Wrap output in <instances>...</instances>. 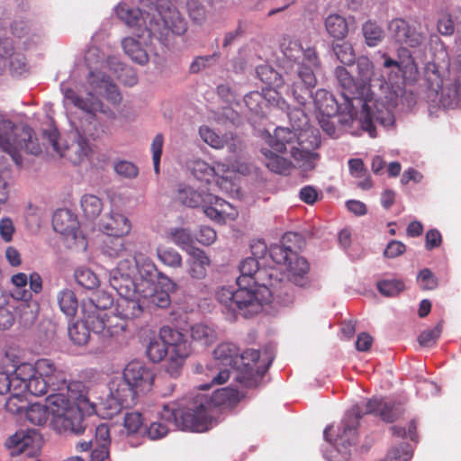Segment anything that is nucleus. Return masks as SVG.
<instances>
[{
	"label": "nucleus",
	"mask_w": 461,
	"mask_h": 461,
	"mask_svg": "<svg viewBox=\"0 0 461 461\" xmlns=\"http://www.w3.org/2000/svg\"><path fill=\"white\" fill-rule=\"evenodd\" d=\"M240 276L235 289L223 286L217 291L216 297L232 316L240 313L249 318L258 313L264 304L276 301L288 305L294 300V292L288 281L279 277L275 268L261 269L255 258H247L240 265ZM280 275L283 276L282 273Z\"/></svg>",
	"instance_id": "obj_1"
},
{
	"label": "nucleus",
	"mask_w": 461,
	"mask_h": 461,
	"mask_svg": "<svg viewBox=\"0 0 461 461\" xmlns=\"http://www.w3.org/2000/svg\"><path fill=\"white\" fill-rule=\"evenodd\" d=\"M67 394L60 393L50 397V404L58 415V421L65 428L71 429V433L80 435L86 430L83 424L84 415L96 413L103 419H112L123 408H130L137 403L131 390L120 381H111L109 393L99 402H92L88 392L82 382L73 381L67 387Z\"/></svg>",
	"instance_id": "obj_2"
},
{
	"label": "nucleus",
	"mask_w": 461,
	"mask_h": 461,
	"mask_svg": "<svg viewBox=\"0 0 461 461\" xmlns=\"http://www.w3.org/2000/svg\"><path fill=\"white\" fill-rule=\"evenodd\" d=\"M60 89L64 95V104H72L85 112L86 115L80 120L79 125L70 132L69 144L61 148L57 132L50 135V141L59 157L77 165L86 159L92 153L91 140L99 139L105 132V126L95 115L96 112H104V105L97 97L84 98L81 90L67 83H62Z\"/></svg>",
	"instance_id": "obj_3"
},
{
	"label": "nucleus",
	"mask_w": 461,
	"mask_h": 461,
	"mask_svg": "<svg viewBox=\"0 0 461 461\" xmlns=\"http://www.w3.org/2000/svg\"><path fill=\"white\" fill-rule=\"evenodd\" d=\"M338 82L342 88L341 96L345 101V110H348V121L357 122L362 130L370 137L377 136L375 126L380 124L389 128L394 123V116L391 107L393 101L385 105L384 102L375 98L366 86L356 83L350 73L343 67H338L335 71Z\"/></svg>",
	"instance_id": "obj_4"
},
{
	"label": "nucleus",
	"mask_w": 461,
	"mask_h": 461,
	"mask_svg": "<svg viewBox=\"0 0 461 461\" xmlns=\"http://www.w3.org/2000/svg\"><path fill=\"white\" fill-rule=\"evenodd\" d=\"M140 7H131L126 3L117 5L115 12L118 18L127 26L143 30L150 39L155 37L160 41L167 39L169 33L183 35L187 31V22L175 8L169 0H139Z\"/></svg>",
	"instance_id": "obj_5"
},
{
	"label": "nucleus",
	"mask_w": 461,
	"mask_h": 461,
	"mask_svg": "<svg viewBox=\"0 0 461 461\" xmlns=\"http://www.w3.org/2000/svg\"><path fill=\"white\" fill-rule=\"evenodd\" d=\"M184 401L185 409L180 412V416L176 409L166 408L163 417H173L175 424L182 430L204 432L212 427L221 409L230 408L239 402V393L235 388L224 387L212 395L199 393L193 399Z\"/></svg>",
	"instance_id": "obj_6"
},
{
	"label": "nucleus",
	"mask_w": 461,
	"mask_h": 461,
	"mask_svg": "<svg viewBox=\"0 0 461 461\" xmlns=\"http://www.w3.org/2000/svg\"><path fill=\"white\" fill-rule=\"evenodd\" d=\"M213 368H211L212 383L221 384L230 375L244 387H254L264 376L266 368L258 364L260 353L247 349L240 353L238 347L230 342L220 344L213 351Z\"/></svg>",
	"instance_id": "obj_7"
},
{
	"label": "nucleus",
	"mask_w": 461,
	"mask_h": 461,
	"mask_svg": "<svg viewBox=\"0 0 461 461\" xmlns=\"http://www.w3.org/2000/svg\"><path fill=\"white\" fill-rule=\"evenodd\" d=\"M280 50L284 55V68L290 75L291 92L300 104H303L307 97L312 96V89L317 80L315 71L321 63L313 48L303 49L300 41L289 35L284 36Z\"/></svg>",
	"instance_id": "obj_8"
},
{
	"label": "nucleus",
	"mask_w": 461,
	"mask_h": 461,
	"mask_svg": "<svg viewBox=\"0 0 461 461\" xmlns=\"http://www.w3.org/2000/svg\"><path fill=\"white\" fill-rule=\"evenodd\" d=\"M288 118L293 130L277 127L269 134L267 143L270 148L283 152L290 149L291 157L297 162L308 166L314 158V153L321 141L315 130L310 128L307 115L302 109L288 112Z\"/></svg>",
	"instance_id": "obj_9"
},
{
	"label": "nucleus",
	"mask_w": 461,
	"mask_h": 461,
	"mask_svg": "<svg viewBox=\"0 0 461 461\" xmlns=\"http://www.w3.org/2000/svg\"><path fill=\"white\" fill-rule=\"evenodd\" d=\"M85 61L90 69L87 76V86L85 89L86 96L84 98L100 97L105 98L112 104H119L122 95L117 86L113 83L110 76L106 75L104 69L108 68L113 74L117 75L122 71L129 77L125 84L133 86L137 83V77L131 68H123L117 57H108L98 47L92 46L88 48L85 55Z\"/></svg>",
	"instance_id": "obj_10"
},
{
	"label": "nucleus",
	"mask_w": 461,
	"mask_h": 461,
	"mask_svg": "<svg viewBox=\"0 0 461 461\" xmlns=\"http://www.w3.org/2000/svg\"><path fill=\"white\" fill-rule=\"evenodd\" d=\"M400 412L399 407L390 402L377 398L370 399L366 403L365 411L358 405H355L345 413L335 438L330 433L331 426L324 429L323 436L325 440L334 444L338 451L346 456L350 454L348 447L354 446L357 441V427L364 413H376L384 421L392 422L400 415Z\"/></svg>",
	"instance_id": "obj_11"
},
{
	"label": "nucleus",
	"mask_w": 461,
	"mask_h": 461,
	"mask_svg": "<svg viewBox=\"0 0 461 461\" xmlns=\"http://www.w3.org/2000/svg\"><path fill=\"white\" fill-rule=\"evenodd\" d=\"M134 271V267L129 262H120L110 273V285L120 296L113 317L117 318L113 323H124V329L121 333L126 329V320L139 318L145 307L144 300L139 294V285L131 278Z\"/></svg>",
	"instance_id": "obj_12"
},
{
	"label": "nucleus",
	"mask_w": 461,
	"mask_h": 461,
	"mask_svg": "<svg viewBox=\"0 0 461 461\" xmlns=\"http://www.w3.org/2000/svg\"><path fill=\"white\" fill-rule=\"evenodd\" d=\"M382 58L384 59L382 66L387 70V79L383 75L377 76L373 62L367 57L362 56L357 59L360 86H366L371 92H373L372 87L376 86L380 90L388 89L389 85L395 83L401 76H411L417 72V65L410 54L405 59L400 61L393 59L387 54H383Z\"/></svg>",
	"instance_id": "obj_13"
},
{
	"label": "nucleus",
	"mask_w": 461,
	"mask_h": 461,
	"mask_svg": "<svg viewBox=\"0 0 461 461\" xmlns=\"http://www.w3.org/2000/svg\"><path fill=\"white\" fill-rule=\"evenodd\" d=\"M0 148L9 154L17 165L22 163L21 150L33 155L41 152V147L33 138L32 129L16 126L1 111Z\"/></svg>",
	"instance_id": "obj_14"
},
{
	"label": "nucleus",
	"mask_w": 461,
	"mask_h": 461,
	"mask_svg": "<svg viewBox=\"0 0 461 461\" xmlns=\"http://www.w3.org/2000/svg\"><path fill=\"white\" fill-rule=\"evenodd\" d=\"M178 200L189 207L202 206L205 215L218 222L234 220L238 212L225 200L212 194L199 192L190 186H181L178 190Z\"/></svg>",
	"instance_id": "obj_15"
},
{
	"label": "nucleus",
	"mask_w": 461,
	"mask_h": 461,
	"mask_svg": "<svg viewBox=\"0 0 461 461\" xmlns=\"http://www.w3.org/2000/svg\"><path fill=\"white\" fill-rule=\"evenodd\" d=\"M116 317L104 321V315L84 314V320L77 321L68 327V336L71 341L77 346H85L90 339V330L101 334L104 338L115 337L121 334L124 329V323H113Z\"/></svg>",
	"instance_id": "obj_16"
},
{
	"label": "nucleus",
	"mask_w": 461,
	"mask_h": 461,
	"mask_svg": "<svg viewBox=\"0 0 461 461\" xmlns=\"http://www.w3.org/2000/svg\"><path fill=\"white\" fill-rule=\"evenodd\" d=\"M159 339L169 350V365L167 373L171 377H177L186 357L191 354L192 348L186 336L179 330L171 326H163L159 330Z\"/></svg>",
	"instance_id": "obj_17"
},
{
	"label": "nucleus",
	"mask_w": 461,
	"mask_h": 461,
	"mask_svg": "<svg viewBox=\"0 0 461 461\" xmlns=\"http://www.w3.org/2000/svg\"><path fill=\"white\" fill-rule=\"evenodd\" d=\"M268 254L276 264L285 267L290 282L298 286L306 285L309 264L304 258L298 256L290 248L279 244L271 245Z\"/></svg>",
	"instance_id": "obj_18"
},
{
	"label": "nucleus",
	"mask_w": 461,
	"mask_h": 461,
	"mask_svg": "<svg viewBox=\"0 0 461 461\" xmlns=\"http://www.w3.org/2000/svg\"><path fill=\"white\" fill-rule=\"evenodd\" d=\"M391 36L400 44L423 51L426 49L428 25L418 21L393 19L388 24Z\"/></svg>",
	"instance_id": "obj_19"
},
{
	"label": "nucleus",
	"mask_w": 461,
	"mask_h": 461,
	"mask_svg": "<svg viewBox=\"0 0 461 461\" xmlns=\"http://www.w3.org/2000/svg\"><path fill=\"white\" fill-rule=\"evenodd\" d=\"M154 378V373L143 362L133 360L126 365L122 375L114 377L113 381L122 382L131 390L137 402L140 393L151 389Z\"/></svg>",
	"instance_id": "obj_20"
},
{
	"label": "nucleus",
	"mask_w": 461,
	"mask_h": 461,
	"mask_svg": "<svg viewBox=\"0 0 461 461\" xmlns=\"http://www.w3.org/2000/svg\"><path fill=\"white\" fill-rule=\"evenodd\" d=\"M32 364L21 363L11 374V392L13 395H23L29 392L32 395L41 396L46 393V385L42 380L32 378Z\"/></svg>",
	"instance_id": "obj_21"
},
{
	"label": "nucleus",
	"mask_w": 461,
	"mask_h": 461,
	"mask_svg": "<svg viewBox=\"0 0 461 461\" xmlns=\"http://www.w3.org/2000/svg\"><path fill=\"white\" fill-rule=\"evenodd\" d=\"M32 378L42 380L46 385V393L49 389L57 393L64 392L67 394V387L69 383L67 382L64 372L58 369L54 363L46 358L39 359L32 364Z\"/></svg>",
	"instance_id": "obj_22"
},
{
	"label": "nucleus",
	"mask_w": 461,
	"mask_h": 461,
	"mask_svg": "<svg viewBox=\"0 0 461 461\" xmlns=\"http://www.w3.org/2000/svg\"><path fill=\"white\" fill-rule=\"evenodd\" d=\"M52 225L55 231L65 236L67 240H73L77 249H86L87 242L79 230V222L69 210L61 209L55 212Z\"/></svg>",
	"instance_id": "obj_23"
},
{
	"label": "nucleus",
	"mask_w": 461,
	"mask_h": 461,
	"mask_svg": "<svg viewBox=\"0 0 461 461\" xmlns=\"http://www.w3.org/2000/svg\"><path fill=\"white\" fill-rule=\"evenodd\" d=\"M5 447L9 449L12 456L25 454L32 457V461H40L34 458V456L41 449V438L34 430L17 431L6 439Z\"/></svg>",
	"instance_id": "obj_24"
},
{
	"label": "nucleus",
	"mask_w": 461,
	"mask_h": 461,
	"mask_svg": "<svg viewBox=\"0 0 461 461\" xmlns=\"http://www.w3.org/2000/svg\"><path fill=\"white\" fill-rule=\"evenodd\" d=\"M158 276L165 282L164 286L167 290H157L154 282L144 281L138 283L139 294L143 298L145 304L149 303L159 308H166L170 303L169 292L175 290L176 285L164 274L159 273Z\"/></svg>",
	"instance_id": "obj_25"
},
{
	"label": "nucleus",
	"mask_w": 461,
	"mask_h": 461,
	"mask_svg": "<svg viewBox=\"0 0 461 461\" xmlns=\"http://www.w3.org/2000/svg\"><path fill=\"white\" fill-rule=\"evenodd\" d=\"M448 75L453 83L449 87L443 86L439 102L445 108H453L458 103L461 91V53L450 60Z\"/></svg>",
	"instance_id": "obj_26"
},
{
	"label": "nucleus",
	"mask_w": 461,
	"mask_h": 461,
	"mask_svg": "<svg viewBox=\"0 0 461 461\" xmlns=\"http://www.w3.org/2000/svg\"><path fill=\"white\" fill-rule=\"evenodd\" d=\"M131 228L130 219L117 211L104 214L98 223L99 230L104 235L127 236Z\"/></svg>",
	"instance_id": "obj_27"
},
{
	"label": "nucleus",
	"mask_w": 461,
	"mask_h": 461,
	"mask_svg": "<svg viewBox=\"0 0 461 461\" xmlns=\"http://www.w3.org/2000/svg\"><path fill=\"white\" fill-rule=\"evenodd\" d=\"M61 393H65L61 392ZM60 394V393H53L50 394L46 399V405L40 403L32 404L29 408L25 409V416L27 420L34 425H43L49 419L50 413L53 416V422L57 429L64 432H71V429L65 428L61 423L58 421V415L53 411L50 404V397Z\"/></svg>",
	"instance_id": "obj_28"
},
{
	"label": "nucleus",
	"mask_w": 461,
	"mask_h": 461,
	"mask_svg": "<svg viewBox=\"0 0 461 461\" xmlns=\"http://www.w3.org/2000/svg\"><path fill=\"white\" fill-rule=\"evenodd\" d=\"M13 35L17 38L19 44L24 49L32 48L42 41V33L40 29L30 25L24 21H16L11 26Z\"/></svg>",
	"instance_id": "obj_29"
},
{
	"label": "nucleus",
	"mask_w": 461,
	"mask_h": 461,
	"mask_svg": "<svg viewBox=\"0 0 461 461\" xmlns=\"http://www.w3.org/2000/svg\"><path fill=\"white\" fill-rule=\"evenodd\" d=\"M122 262H129L134 267L135 271L131 274V278L137 283L153 282V278L158 273L155 263L143 254L136 255L133 260L124 259Z\"/></svg>",
	"instance_id": "obj_30"
},
{
	"label": "nucleus",
	"mask_w": 461,
	"mask_h": 461,
	"mask_svg": "<svg viewBox=\"0 0 461 461\" xmlns=\"http://www.w3.org/2000/svg\"><path fill=\"white\" fill-rule=\"evenodd\" d=\"M187 273L191 278L203 280L207 276V267L211 265V259L207 254L201 249H190L186 253Z\"/></svg>",
	"instance_id": "obj_31"
},
{
	"label": "nucleus",
	"mask_w": 461,
	"mask_h": 461,
	"mask_svg": "<svg viewBox=\"0 0 461 461\" xmlns=\"http://www.w3.org/2000/svg\"><path fill=\"white\" fill-rule=\"evenodd\" d=\"M166 408L176 409V411L178 413V416H180V412L185 409V402L183 400L179 403H173L171 405H165L163 407V410L160 412V420L152 422L147 430L148 436L151 439H159L165 437L170 429V425L176 427V429H179V427L175 424L173 417H171L170 419L163 417V413ZM180 429H182L180 428Z\"/></svg>",
	"instance_id": "obj_32"
},
{
	"label": "nucleus",
	"mask_w": 461,
	"mask_h": 461,
	"mask_svg": "<svg viewBox=\"0 0 461 461\" xmlns=\"http://www.w3.org/2000/svg\"><path fill=\"white\" fill-rule=\"evenodd\" d=\"M313 102L320 114L334 117L339 111L348 113V110H345V104H339L334 95L325 89L316 91L313 96Z\"/></svg>",
	"instance_id": "obj_33"
},
{
	"label": "nucleus",
	"mask_w": 461,
	"mask_h": 461,
	"mask_svg": "<svg viewBox=\"0 0 461 461\" xmlns=\"http://www.w3.org/2000/svg\"><path fill=\"white\" fill-rule=\"evenodd\" d=\"M113 299L104 292H97L93 298L87 303H84L82 311L84 314L98 315L103 313L104 315V321L108 323L107 320L113 318L106 312L110 306L113 305Z\"/></svg>",
	"instance_id": "obj_34"
},
{
	"label": "nucleus",
	"mask_w": 461,
	"mask_h": 461,
	"mask_svg": "<svg viewBox=\"0 0 461 461\" xmlns=\"http://www.w3.org/2000/svg\"><path fill=\"white\" fill-rule=\"evenodd\" d=\"M288 151L290 152L289 149L286 150V152ZM276 152L281 153L273 148H271V149L267 148L262 149V160L270 171L276 174H287L292 167V163L290 160L277 154ZM282 153H285V151H283Z\"/></svg>",
	"instance_id": "obj_35"
},
{
	"label": "nucleus",
	"mask_w": 461,
	"mask_h": 461,
	"mask_svg": "<svg viewBox=\"0 0 461 461\" xmlns=\"http://www.w3.org/2000/svg\"><path fill=\"white\" fill-rule=\"evenodd\" d=\"M166 238L186 253L190 252V249H197L194 246L195 242L194 236L187 228H170L166 231Z\"/></svg>",
	"instance_id": "obj_36"
},
{
	"label": "nucleus",
	"mask_w": 461,
	"mask_h": 461,
	"mask_svg": "<svg viewBox=\"0 0 461 461\" xmlns=\"http://www.w3.org/2000/svg\"><path fill=\"white\" fill-rule=\"evenodd\" d=\"M190 334L195 343L204 348L212 345L217 339L216 330L208 323L199 322L194 324L190 329Z\"/></svg>",
	"instance_id": "obj_37"
},
{
	"label": "nucleus",
	"mask_w": 461,
	"mask_h": 461,
	"mask_svg": "<svg viewBox=\"0 0 461 461\" xmlns=\"http://www.w3.org/2000/svg\"><path fill=\"white\" fill-rule=\"evenodd\" d=\"M125 236L105 235L100 246L101 252L109 258L122 257L127 253Z\"/></svg>",
	"instance_id": "obj_38"
},
{
	"label": "nucleus",
	"mask_w": 461,
	"mask_h": 461,
	"mask_svg": "<svg viewBox=\"0 0 461 461\" xmlns=\"http://www.w3.org/2000/svg\"><path fill=\"white\" fill-rule=\"evenodd\" d=\"M124 52L136 63L144 65L149 60L148 51L133 37H126L122 41Z\"/></svg>",
	"instance_id": "obj_39"
},
{
	"label": "nucleus",
	"mask_w": 461,
	"mask_h": 461,
	"mask_svg": "<svg viewBox=\"0 0 461 461\" xmlns=\"http://www.w3.org/2000/svg\"><path fill=\"white\" fill-rule=\"evenodd\" d=\"M158 259L165 266L172 268H180L183 266L181 254L173 248L158 245L156 249Z\"/></svg>",
	"instance_id": "obj_40"
},
{
	"label": "nucleus",
	"mask_w": 461,
	"mask_h": 461,
	"mask_svg": "<svg viewBox=\"0 0 461 461\" xmlns=\"http://www.w3.org/2000/svg\"><path fill=\"white\" fill-rule=\"evenodd\" d=\"M325 27L327 32L335 39L345 38L348 32L345 18L339 14L329 15L325 20Z\"/></svg>",
	"instance_id": "obj_41"
},
{
	"label": "nucleus",
	"mask_w": 461,
	"mask_h": 461,
	"mask_svg": "<svg viewBox=\"0 0 461 461\" xmlns=\"http://www.w3.org/2000/svg\"><path fill=\"white\" fill-rule=\"evenodd\" d=\"M58 303L61 312L68 317H73L78 307L75 293L70 289H64L57 295Z\"/></svg>",
	"instance_id": "obj_42"
},
{
	"label": "nucleus",
	"mask_w": 461,
	"mask_h": 461,
	"mask_svg": "<svg viewBox=\"0 0 461 461\" xmlns=\"http://www.w3.org/2000/svg\"><path fill=\"white\" fill-rule=\"evenodd\" d=\"M362 33L369 47H375L384 38V32L375 22L367 21L362 26Z\"/></svg>",
	"instance_id": "obj_43"
},
{
	"label": "nucleus",
	"mask_w": 461,
	"mask_h": 461,
	"mask_svg": "<svg viewBox=\"0 0 461 461\" xmlns=\"http://www.w3.org/2000/svg\"><path fill=\"white\" fill-rule=\"evenodd\" d=\"M80 203L85 215L89 219H95L103 210L102 200L95 194H84Z\"/></svg>",
	"instance_id": "obj_44"
},
{
	"label": "nucleus",
	"mask_w": 461,
	"mask_h": 461,
	"mask_svg": "<svg viewBox=\"0 0 461 461\" xmlns=\"http://www.w3.org/2000/svg\"><path fill=\"white\" fill-rule=\"evenodd\" d=\"M147 354L151 361L160 362L166 359L165 369L169 365V350L162 340H153L147 348Z\"/></svg>",
	"instance_id": "obj_45"
},
{
	"label": "nucleus",
	"mask_w": 461,
	"mask_h": 461,
	"mask_svg": "<svg viewBox=\"0 0 461 461\" xmlns=\"http://www.w3.org/2000/svg\"><path fill=\"white\" fill-rule=\"evenodd\" d=\"M224 167L223 164L220 163L216 167H211L206 162L198 160L194 162L193 171L197 177L205 178L208 181V177L219 176L221 172H225Z\"/></svg>",
	"instance_id": "obj_46"
},
{
	"label": "nucleus",
	"mask_w": 461,
	"mask_h": 461,
	"mask_svg": "<svg viewBox=\"0 0 461 461\" xmlns=\"http://www.w3.org/2000/svg\"><path fill=\"white\" fill-rule=\"evenodd\" d=\"M75 278L79 285L86 289H95L99 285L97 276L86 267H78L75 271Z\"/></svg>",
	"instance_id": "obj_47"
},
{
	"label": "nucleus",
	"mask_w": 461,
	"mask_h": 461,
	"mask_svg": "<svg viewBox=\"0 0 461 461\" xmlns=\"http://www.w3.org/2000/svg\"><path fill=\"white\" fill-rule=\"evenodd\" d=\"M11 283L16 287L14 296L18 300L28 301L32 298V293L25 289L28 284V276L24 273H17L11 278Z\"/></svg>",
	"instance_id": "obj_48"
},
{
	"label": "nucleus",
	"mask_w": 461,
	"mask_h": 461,
	"mask_svg": "<svg viewBox=\"0 0 461 461\" xmlns=\"http://www.w3.org/2000/svg\"><path fill=\"white\" fill-rule=\"evenodd\" d=\"M377 289L385 296H395L405 289V285L400 279H384L377 283Z\"/></svg>",
	"instance_id": "obj_49"
},
{
	"label": "nucleus",
	"mask_w": 461,
	"mask_h": 461,
	"mask_svg": "<svg viewBox=\"0 0 461 461\" xmlns=\"http://www.w3.org/2000/svg\"><path fill=\"white\" fill-rule=\"evenodd\" d=\"M333 51L341 63L345 65H351L355 62V51L349 42L344 41L334 44Z\"/></svg>",
	"instance_id": "obj_50"
},
{
	"label": "nucleus",
	"mask_w": 461,
	"mask_h": 461,
	"mask_svg": "<svg viewBox=\"0 0 461 461\" xmlns=\"http://www.w3.org/2000/svg\"><path fill=\"white\" fill-rule=\"evenodd\" d=\"M169 2H171L169 0ZM176 3L182 2V0H175ZM175 8H176L172 3H170ZM186 7L189 13L190 18L194 23L202 24L206 19V10L198 0H186Z\"/></svg>",
	"instance_id": "obj_51"
},
{
	"label": "nucleus",
	"mask_w": 461,
	"mask_h": 461,
	"mask_svg": "<svg viewBox=\"0 0 461 461\" xmlns=\"http://www.w3.org/2000/svg\"><path fill=\"white\" fill-rule=\"evenodd\" d=\"M199 134L202 140L213 149H221L226 142L224 137L220 136L213 130L207 126L200 127Z\"/></svg>",
	"instance_id": "obj_52"
},
{
	"label": "nucleus",
	"mask_w": 461,
	"mask_h": 461,
	"mask_svg": "<svg viewBox=\"0 0 461 461\" xmlns=\"http://www.w3.org/2000/svg\"><path fill=\"white\" fill-rule=\"evenodd\" d=\"M246 106L256 114L263 113L264 106L267 105L266 98L258 91L250 92L244 96Z\"/></svg>",
	"instance_id": "obj_53"
},
{
	"label": "nucleus",
	"mask_w": 461,
	"mask_h": 461,
	"mask_svg": "<svg viewBox=\"0 0 461 461\" xmlns=\"http://www.w3.org/2000/svg\"><path fill=\"white\" fill-rule=\"evenodd\" d=\"M257 75L258 78L267 85L279 86L281 84L279 74L267 65L258 67Z\"/></svg>",
	"instance_id": "obj_54"
},
{
	"label": "nucleus",
	"mask_w": 461,
	"mask_h": 461,
	"mask_svg": "<svg viewBox=\"0 0 461 461\" xmlns=\"http://www.w3.org/2000/svg\"><path fill=\"white\" fill-rule=\"evenodd\" d=\"M9 59L10 70L15 76H23L28 72L29 68L25 57L21 53H11L7 55Z\"/></svg>",
	"instance_id": "obj_55"
},
{
	"label": "nucleus",
	"mask_w": 461,
	"mask_h": 461,
	"mask_svg": "<svg viewBox=\"0 0 461 461\" xmlns=\"http://www.w3.org/2000/svg\"><path fill=\"white\" fill-rule=\"evenodd\" d=\"M412 456L409 444L402 443L398 447L389 450L386 461H410Z\"/></svg>",
	"instance_id": "obj_56"
},
{
	"label": "nucleus",
	"mask_w": 461,
	"mask_h": 461,
	"mask_svg": "<svg viewBox=\"0 0 461 461\" xmlns=\"http://www.w3.org/2000/svg\"><path fill=\"white\" fill-rule=\"evenodd\" d=\"M218 56V54L214 53L212 55L196 57L190 65V73L197 74L206 68L212 66L215 63Z\"/></svg>",
	"instance_id": "obj_57"
},
{
	"label": "nucleus",
	"mask_w": 461,
	"mask_h": 461,
	"mask_svg": "<svg viewBox=\"0 0 461 461\" xmlns=\"http://www.w3.org/2000/svg\"><path fill=\"white\" fill-rule=\"evenodd\" d=\"M441 331L442 326L439 323L433 329L422 331L418 338L420 345L422 347H432L439 338Z\"/></svg>",
	"instance_id": "obj_58"
},
{
	"label": "nucleus",
	"mask_w": 461,
	"mask_h": 461,
	"mask_svg": "<svg viewBox=\"0 0 461 461\" xmlns=\"http://www.w3.org/2000/svg\"><path fill=\"white\" fill-rule=\"evenodd\" d=\"M164 145V136L162 133H158L151 143L152 160L154 165V170L157 174L159 173V164L162 155V149Z\"/></svg>",
	"instance_id": "obj_59"
},
{
	"label": "nucleus",
	"mask_w": 461,
	"mask_h": 461,
	"mask_svg": "<svg viewBox=\"0 0 461 461\" xmlns=\"http://www.w3.org/2000/svg\"><path fill=\"white\" fill-rule=\"evenodd\" d=\"M115 172L126 178H134L138 176V167L131 162L126 160H121L114 164Z\"/></svg>",
	"instance_id": "obj_60"
},
{
	"label": "nucleus",
	"mask_w": 461,
	"mask_h": 461,
	"mask_svg": "<svg viewBox=\"0 0 461 461\" xmlns=\"http://www.w3.org/2000/svg\"><path fill=\"white\" fill-rule=\"evenodd\" d=\"M143 419L140 412H130L125 415L124 427L128 433H136L141 428Z\"/></svg>",
	"instance_id": "obj_61"
},
{
	"label": "nucleus",
	"mask_w": 461,
	"mask_h": 461,
	"mask_svg": "<svg viewBox=\"0 0 461 461\" xmlns=\"http://www.w3.org/2000/svg\"><path fill=\"white\" fill-rule=\"evenodd\" d=\"M23 395H13L7 399L5 402L6 410L14 414H18L25 411L26 402L23 399Z\"/></svg>",
	"instance_id": "obj_62"
},
{
	"label": "nucleus",
	"mask_w": 461,
	"mask_h": 461,
	"mask_svg": "<svg viewBox=\"0 0 461 461\" xmlns=\"http://www.w3.org/2000/svg\"><path fill=\"white\" fill-rule=\"evenodd\" d=\"M216 231L209 226H202L194 237L195 240L203 246H209L216 240Z\"/></svg>",
	"instance_id": "obj_63"
},
{
	"label": "nucleus",
	"mask_w": 461,
	"mask_h": 461,
	"mask_svg": "<svg viewBox=\"0 0 461 461\" xmlns=\"http://www.w3.org/2000/svg\"><path fill=\"white\" fill-rule=\"evenodd\" d=\"M418 282L420 286L424 290L434 289L438 285L437 278L428 268H424L420 272L418 276Z\"/></svg>",
	"instance_id": "obj_64"
}]
</instances>
